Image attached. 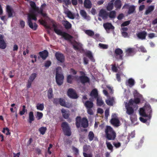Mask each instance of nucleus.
I'll use <instances>...</instances> for the list:
<instances>
[{"mask_svg":"<svg viewBox=\"0 0 157 157\" xmlns=\"http://www.w3.org/2000/svg\"><path fill=\"white\" fill-rule=\"evenodd\" d=\"M61 127L65 135L70 136L71 135V128L68 123L66 122H63L61 124Z\"/></svg>","mask_w":157,"mask_h":157,"instance_id":"obj_4","label":"nucleus"},{"mask_svg":"<svg viewBox=\"0 0 157 157\" xmlns=\"http://www.w3.org/2000/svg\"><path fill=\"white\" fill-rule=\"evenodd\" d=\"M35 120V117L33 112H30L29 113V119L28 122L30 123H32V122Z\"/></svg>","mask_w":157,"mask_h":157,"instance_id":"obj_37","label":"nucleus"},{"mask_svg":"<svg viewBox=\"0 0 157 157\" xmlns=\"http://www.w3.org/2000/svg\"><path fill=\"white\" fill-rule=\"evenodd\" d=\"M139 50L143 52H146L147 50L145 49V48L143 46H140L139 48Z\"/></svg>","mask_w":157,"mask_h":157,"instance_id":"obj_58","label":"nucleus"},{"mask_svg":"<svg viewBox=\"0 0 157 157\" xmlns=\"http://www.w3.org/2000/svg\"><path fill=\"white\" fill-rule=\"evenodd\" d=\"M40 56L43 60H45L48 56V53L47 50H45L39 53Z\"/></svg>","mask_w":157,"mask_h":157,"instance_id":"obj_21","label":"nucleus"},{"mask_svg":"<svg viewBox=\"0 0 157 157\" xmlns=\"http://www.w3.org/2000/svg\"><path fill=\"white\" fill-rule=\"evenodd\" d=\"M43 116V114L42 113L39 112H37L36 113V118L38 120L41 119Z\"/></svg>","mask_w":157,"mask_h":157,"instance_id":"obj_53","label":"nucleus"},{"mask_svg":"<svg viewBox=\"0 0 157 157\" xmlns=\"http://www.w3.org/2000/svg\"><path fill=\"white\" fill-rule=\"evenodd\" d=\"M85 33L90 36H92L94 35V31L90 30H86Z\"/></svg>","mask_w":157,"mask_h":157,"instance_id":"obj_45","label":"nucleus"},{"mask_svg":"<svg viewBox=\"0 0 157 157\" xmlns=\"http://www.w3.org/2000/svg\"><path fill=\"white\" fill-rule=\"evenodd\" d=\"M80 14L82 16L85 18H86L87 17L86 13L85 10H80Z\"/></svg>","mask_w":157,"mask_h":157,"instance_id":"obj_56","label":"nucleus"},{"mask_svg":"<svg viewBox=\"0 0 157 157\" xmlns=\"http://www.w3.org/2000/svg\"><path fill=\"white\" fill-rule=\"evenodd\" d=\"M140 101V98H134V99H130L128 103L129 104H131L132 105L133 104H139Z\"/></svg>","mask_w":157,"mask_h":157,"instance_id":"obj_28","label":"nucleus"},{"mask_svg":"<svg viewBox=\"0 0 157 157\" xmlns=\"http://www.w3.org/2000/svg\"><path fill=\"white\" fill-rule=\"evenodd\" d=\"M99 16L103 19H107L108 17V12L105 10L101 9L99 11Z\"/></svg>","mask_w":157,"mask_h":157,"instance_id":"obj_15","label":"nucleus"},{"mask_svg":"<svg viewBox=\"0 0 157 157\" xmlns=\"http://www.w3.org/2000/svg\"><path fill=\"white\" fill-rule=\"evenodd\" d=\"M72 150L74 151L75 153V154L76 155L78 154L79 153V151L78 149L75 147H72Z\"/></svg>","mask_w":157,"mask_h":157,"instance_id":"obj_64","label":"nucleus"},{"mask_svg":"<svg viewBox=\"0 0 157 157\" xmlns=\"http://www.w3.org/2000/svg\"><path fill=\"white\" fill-rule=\"evenodd\" d=\"M51 64V62L49 60L47 61L45 63L44 66L46 67H49Z\"/></svg>","mask_w":157,"mask_h":157,"instance_id":"obj_59","label":"nucleus"},{"mask_svg":"<svg viewBox=\"0 0 157 157\" xmlns=\"http://www.w3.org/2000/svg\"><path fill=\"white\" fill-rule=\"evenodd\" d=\"M98 45L100 48L103 49H106L108 48V45L106 44L99 43Z\"/></svg>","mask_w":157,"mask_h":157,"instance_id":"obj_55","label":"nucleus"},{"mask_svg":"<svg viewBox=\"0 0 157 157\" xmlns=\"http://www.w3.org/2000/svg\"><path fill=\"white\" fill-rule=\"evenodd\" d=\"M91 108H86L87 113L90 115H93L94 114L93 112L91 109Z\"/></svg>","mask_w":157,"mask_h":157,"instance_id":"obj_60","label":"nucleus"},{"mask_svg":"<svg viewBox=\"0 0 157 157\" xmlns=\"http://www.w3.org/2000/svg\"><path fill=\"white\" fill-rule=\"evenodd\" d=\"M83 154L84 157H92V155L90 153H86L83 152Z\"/></svg>","mask_w":157,"mask_h":157,"instance_id":"obj_63","label":"nucleus"},{"mask_svg":"<svg viewBox=\"0 0 157 157\" xmlns=\"http://www.w3.org/2000/svg\"><path fill=\"white\" fill-rule=\"evenodd\" d=\"M46 6L45 3H44L42 4L40 7V9L39 8V10L38 11V13L40 14L43 17H45L46 16L47 14L45 13H44L43 12L44 10V7H45Z\"/></svg>","mask_w":157,"mask_h":157,"instance_id":"obj_26","label":"nucleus"},{"mask_svg":"<svg viewBox=\"0 0 157 157\" xmlns=\"http://www.w3.org/2000/svg\"><path fill=\"white\" fill-rule=\"evenodd\" d=\"M106 138L109 140H113L116 136V133L113 128L109 126H107L105 129Z\"/></svg>","mask_w":157,"mask_h":157,"instance_id":"obj_2","label":"nucleus"},{"mask_svg":"<svg viewBox=\"0 0 157 157\" xmlns=\"http://www.w3.org/2000/svg\"><path fill=\"white\" fill-rule=\"evenodd\" d=\"M146 113L147 114L148 117L150 119L151 117L152 110L151 106L149 105H147L144 106Z\"/></svg>","mask_w":157,"mask_h":157,"instance_id":"obj_17","label":"nucleus"},{"mask_svg":"<svg viewBox=\"0 0 157 157\" xmlns=\"http://www.w3.org/2000/svg\"><path fill=\"white\" fill-rule=\"evenodd\" d=\"M64 13L67 15V17L69 18L73 19L75 18V16L68 9H66L64 10Z\"/></svg>","mask_w":157,"mask_h":157,"instance_id":"obj_27","label":"nucleus"},{"mask_svg":"<svg viewBox=\"0 0 157 157\" xmlns=\"http://www.w3.org/2000/svg\"><path fill=\"white\" fill-rule=\"evenodd\" d=\"M86 56H87L90 60L92 62H95V59H94L91 52L90 51L86 52L85 53Z\"/></svg>","mask_w":157,"mask_h":157,"instance_id":"obj_32","label":"nucleus"},{"mask_svg":"<svg viewBox=\"0 0 157 157\" xmlns=\"http://www.w3.org/2000/svg\"><path fill=\"white\" fill-rule=\"evenodd\" d=\"M81 122V117L80 116H77L75 119V125L78 128L80 127Z\"/></svg>","mask_w":157,"mask_h":157,"instance_id":"obj_30","label":"nucleus"},{"mask_svg":"<svg viewBox=\"0 0 157 157\" xmlns=\"http://www.w3.org/2000/svg\"><path fill=\"white\" fill-rule=\"evenodd\" d=\"M124 8L128 9V14H132L134 13L136 9V7L134 5L129 6V5L127 3H125L124 5L123 6L122 9Z\"/></svg>","mask_w":157,"mask_h":157,"instance_id":"obj_7","label":"nucleus"},{"mask_svg":"<svg viewBox=\"0 0 157 157\" xmlns=\"http://www.w3.org/2000/svg\"><path fill=\"white\" fill-rule=\"evenodd\" d=\"M36 108L37 109L42 111L44 108V105L43 103L40 104L38 103L36 106Z\"/></svg>","mask_w":157,"mask_h":157,"instance_id":"obj_48","label":"nucleus"},{"mask_svg":"<svg viewBox=\"0 0 157 157\" xmlns=\"http://www.w3.org/2000/svg\"><path fill=\"white\" fill-rule=\"evenodd\" d=\"M79 79L80 82L83 84L90 82V79L87 76L82 75L79 77Z\"/></svg>","mask_w":157,"mask_h":157,"instance_id":"obj_12","label":"nucleus"},{"mask_svg":"<svg viewBox=\"0 0 157 157\" xmlns=\"http://www.w3.org/2000/svg\"><path fill=\"white\" fill-rule=\"evenodd\" d=\"M62 24L66 30H69L72 27L71 24L67 20L62 21Z\"/></svg>","mask_w":157,"mask_h":157,"instance_id":"obj_18","label":"nucleus"},{"mask_svg":"<svg viewBox=\"0 0 157 157\" xmlns=\"http://www.w3.org/2000/svg\"><path fill=\"white\" fill-rule=\"evenodd\" d=\"M37 74L36 73H33L30 76L29 80L31 81V82H33V80L35 79L36 78V77Z\"/></svg>","mask_w":157,"mask_h":157,"instance_id":"obj_46","label":"nucleus"},{"mask_svg":"<svg viewBox=\"0 0 157 157\" xmlns=\"http://www.w3.org/2000/svg\"><path fill=\"white\" fill-rule=\"evenodd\" d=\"M67 94L68 96L72 98L76 99L78 97L75 90L72 88L68 89Z\"/></svg>","mask_w":157,"mask_h":157,"instance_id":"obj_9","label":"nucleus"},{"mask_svg":"<svg viewBox=\"0 0 157 157\" xmlns=\"http://www.w3.org/2000/svg\"><path fill=\"white\" fill-rule=\"evenodd\" d=\"M139 113L140 115L142 117H148L147 114L146 112L144 107L140 109Z\"/></svg>","mask_w":157,"mask_h":157,"instance_id":"obj_33","label":"nucleus"},{"mask_svg":"<svg viewBox=\"0 0 157 157\" xmlns=\"http://www.w3.org/2000/svg\"><path fill=\"white\" fill-rule=\"evenodd\" d=\"M94 137V135L92 131H90L88 134V138L90 141H91L93 140Z\"/></svg>","mask_w":157,"mask_h":157,"instance_id":"obj_43","label":"nucleus"},{"mask_svg":"<svg viewBox=\"0 0 157 157\" xmlns=\"http://www.w3.org/2000/svg\"><path fill=\"white\" fill-rule=\"evenodd\" d=\"M97 98V105L98 106H101L104 102L102 100V98L100 97H98Z\"/></svg>","mask_w":157,"mask_h":157,"instance_id":"obj_39","label":"nucleus"},{"mask_svg":"<svg viewBox=\"0 0 157 157\" xmlns=\"http://www.w3.org/2000/svg\"><path fill=\"white\" fill-rule=\"evenodd\" d=\"M131 105H132L131 104H129V103L125 105L126 113L128 115L133 114L134 113V109L133 107L131 106Z\"/></svg>","mask_w":157,"mask_h":157,"instance_id":"obj_11","label":"nucleus"},{"mask_svg":"<svg viewBox=\"0 0 157 157\" xmlns=\"http://www.w3.org/2000/svg\"><path fill=\"white\" fill-rule=\"evenodd\" d=\"M61 67H59L57 68L56 75V82L57 84L59 86H60L63 84L64 79V76L63 75L59 74L58 71V69H61Z\"/></svg>","mask_w":157,"mask_h":157,"instance_id":"obj_5","label":"nucleus"},{"mask_svg":"<svg viewBox=\"0 0 157 157\" xmlns=\"http://www.w3.org/2000/svg\"><path fill=\"white\" fill-rule=\"evenodd\" d=\"M147 35V33L144 31H142L136 34V36L138 38L142 40L145 39Z\"/></svg>","mask_w":157,"mask_h":157,"instance_id":"obj_16","label":"nucleus"},{"mask_svg":"<svg viewBox=\"0 0 157 157\" xmlns=\"http://www.w3.org/2000/svg\"><path fill=\"white\" fill-rule=\"evenodd\" d=\"M55 56L58 61L61 63H63L64 62L65 56L63 54L57 52L56 53Z\"/></svg>","mask_w":157,"mask_h":157,"instance_id":"obj_10","label":"nucleus"},{"mask_svg":"<svg viewBox=\"0 0 157 157\" xmlns=\"http://www.w3.org/2000/svg\"><path fill=\"white\" fill-rule=\"evenodd\" d=\"M122 5V2L120 0H115L114 1V6L116 10H120L121 7Z\"/></svg>","mask_w":157,"mask_h":157,"instance_id":"obj_20","label":"nucleus"},{"mask_svg":"<svg viewBox=\"0 0 157 157\" xmlns=\"http://www.w3.org/2000/svg\"><path fill=\"white\" fill-rule=\"evenodd\" d=\"M130 22V21H128L124 22L121 25V27H124L128 25Z\"/></svg>","mask_w":157,"mask_h":157,"instance_id":"obj_57","label":"nucleus"},{"mask_svg":"<svg viewBox=\"0 0 157 157\" xmlns=\"http://www.w3.org/2000/svg\"><path fill=\"white\" fill-rule=\"evenodd\" d=\"M135 81L132 78H130L126 82V84L130 86H132L135 84Z\"/></svg>","mask_w":157,"mask_h":157,"instance_id":"obj_36","label":"nucleus"},{"mask_svg":"<svg viewBox=\"0 0 157 157\" xmlns=\"http://www.w3.org/2000/svg\"><path fill=\"white\" fill-rule=\"evenodd\" d=\"M84 5L86 8L90 9L92 7V3L90 0H85Z\"/></svg>","mask_w":157,"mask_h":157,"instance_id":"obj_31","label":"nucleus"},{"mask_svg":"<svg viewBox=\"0 0 157 157\" xmlns=\"http://www.w3.org/2000/svg\"><path fill=\"white\" fill-rule=\"evenodd\" d=\"M106 144L108 149L111 150V151H113V147L112 145L109 142H106Z\"/></svg>","mask_w":157,"mask_h":157,"instance_id":"obj_51","label":"nucleus"},{"mask_svg":"<svg viewBox=\"0 0 157 157\" xmlns=\"http://www.w3.org/2000/svg\"><path fill=\"white\" fill-rule=\"evenodd\" d=\"M130 116V119L132 123L134 122L137 120V116L134 113L133 114L129 115Z\"/></svg>","mask_w":157,"mask_h":157,"instance_id":"obj_41","label":"nucleus"},{"mask_svg":"<svg viewBox=\"0 0 157 157\" xmlns=\"http://www.w3.org/2000/svg\"><path fill=\"white\" fill-rule=\"evenodd\" d=\"M114 56L117 59L122 60L123 59V51L121 49L117 48L115 49Z\"/></svg>","mask_w":157,"mask_h":157,"instance_id":"obj_6","label":"nucleus"},{"mask_svg":"<svg viewBox=\"0 0 157 157\" xmlns=\"http://www.w3.org/2000/svg\"><path fill=\"white\" fill-rule=\"evenodd\" d=\"M60 105L62 106H66L65 100L62 98H59V103Z\"/></svg>","mask_w":157,"mask_h":157,"instance_id":"obj_49","label":"nucleus"},{"mask_svg":"<svg viewBox=\"0 0 157 157\" xmlns=\"http://www.w3.org/2000/svg\"><path fill=\"white\" fill-rule=\"evenodd\" d=\"M84 105L86 108H92L94 106L93 103L92 101L87 100L84 102L83 101Z\"/></svg>","mask_w":157,"mask_h":157,"instance_id":"obj_25","label":"nucleus"},{"mask_svg":"<svg viewBox=\"0 0 157 157\" xmlns=\"http://www.w3.org/2000/svg\"><path fill=\"white\" fill-rule=\"evenodd\" d=\"M26 107L25 105L22 106V110L20 111L19 113L21 115H22L24 114L27 111V110L25 109Z\"/></svg>","mask_w":157,"mask_h":157,"instance_id":"obj_54","label":"nucleus"},{"mask_svg":"<svg viewBox=\"0 0 157 157\" xmlns=\"http://www.w3.org/2000/svg\"><path fill=\"white\" fill-rule=\"evenodd\" d=\"M72 76L71 75H69L67 77V82L68 83L71 84L72 83L73 78H72Z\"/></svg>","mask_w":157,"mask_h":157,"instance_id":"obj_50","label":"nucleus"},{"mask_svg":"<svg viewBox=\"0 0 157 157\" xmlns=\"http://www.w3.org/2000/svg\"><path fill=\"white\" fill-rule=\"evenodd\" d=\"M90 95L95 98H97L98 97V90L96 89L93 90L90 92Z\"/></svg>","mask_w":157,"mask_h":157,"instance_id":"obj_34","label":"nucleus"},{"mask_svg":"<svg viewBox=\"0 0 157 157\" xmlns=\"http://www.w3.org/2000/svg\"><path fill=\"white\" fill-rule=\"evenodd\" d=\"M47 130V128L46 127H42L39 128V131L41 134L44 135Z\"/></svg>","mask_w":157,"mask_h":157,"instance_id":"obj_47","label":"nucleus"},{"mask_svg":"<svg viewBox=\"0 0 157 157\" xmlns=\"http://www.w3.org/2000/svg\"><path fill=\"white\" fill-rule=\"evenodd\" d=\"M52 90V88H49L48 91V99H51L53 96Z\"/></svg>","mask_w":157,"mask_h":157,"instance_id":"obj_42","label":"nucleus"},{"mask_svg":"<svg viewBox=\"0 0 157 157\" xmlns=\"http://www.w3.org/2000/svg\"><path fill=\"white\" fill-rule=\"evenodd\" d=\"M2 132L6 135H9L10 134L9 129L7 128H3Z\"/></svg>","mask_w":157,"mask_h":157,"instance_id":"obj_52","label":"nucleus"},{"mask_svg":"<svg viewBox=\"0 0 157 157\" xmlns=\"http://www.w3.org/2000/svg\"><path fill=\"white\" fill-rule=\"evenodd\" d=\"M115 0H111L108 4L106 7L108 11H110L112 10L114 7V2Z\"/></svg>","mask_w":157,"mask_h":157,"instance_id":"obj_29","label":"nucleus"},{"mask_svg":"<svg viewBox=\"0 0 157 157\" xmlns=\"http://www.w3.org/2000/svg\"><path fill=\"white\" fill-rule=\"evenodd\" d=\"M114 100L113 98H109L105 100V102L106 104L109 106H113V105Z\"/></svg>","mask_w":157,"mask_h":157,"instance_id":"obj_38","label":"nucleus"},{"mask_svg":"<svg viewBox=\"0 0 157 157\" xmlns=\"http://www.w3.org/2000/svg\"><path fill=\"white\" fill-rule=\"evenodd\" d=\"M3 35L0 34V48L5 49L6 47V44L4 40Z\"/></svg>","mask_w":157,"mask_h":157,"instance_id":"obj_14","label":"nucleus"},{"mask_svg":"<svg viewBox=\"0 0 157 157\" xmlns=\"http://www.w3.org/2000/svg\"><path fill=\"white\" fill-rule=\"evenodd\" d=\"M61 111L62 113L63 116L64 118L67 119L69 118L70 115V112L69 111H67L64 109H62Z\"/></svg>","mask_w":157,"mask_h":157,"instance_id":"obj_24","label":"nucleus"},{"mask_svg":"<svg viewBox=\"0 0 157 157\" xmlns=\"http://www.w3.org/2000/svg\"><path fill=\"white\" fill-rule=\"evenodd\" d=\"M115 116V114H112V118L110 120V123L114 126L117 127L120 125V121L118 119L114 117Z\"/></svg>","mask_w":157,"mask_h":157,"instance_id":"obj_8","label":"nucleus"},{"mask_svg":"<svg viewBox=\"0 0 157 157\" xmlns=\"http://www.w3.org/2000/svg\"><path fill=\"white\" fill-rule=\"evenodd\" d=\"M125 52L127 56H132L135 54V48H128L126 50Z\"/></svg>","mask_w":157,"mask_h":157,"instance_id":"obj_19","label":"nucleus"},{"mask_svg":"<svg viewBox=\"0 0 157 157\" xmlns=\"http://www.w3.org/2000/svg\"><path fill=\"white\" fill-rule=\"evenodd\" d=\"M113 144L117 148L121 146V143L119 142L117 143L113 142Z\"/></svg>","mask_w":157,"mask_h":157,"instance_id":"obj_61","label":"nucleus"},{"mask_svg":"<svg viewBox=\"0 0 157 157\" xmlns=\"http://www.w3.org/2000/svg\"><path fill=\"white\" fill-rule=\"evenodd\" d=\"M53 103L55 105L58 104L59 103V98H55L54 99Z\"/></svg>","mask_w":157,"mask_h":157,"instance_id":"obj_62","label":"nucleus"},{"mask_svg":"<svg viewBox=\"0 0 157 157\" xmlns=\"http://www.w3.org/2000/svg\"><path fill=\"white\" fill-rule=\"evenodd\" d=\"M108 16L111 19H114L116 15V12L115 10L110 11L109 13H108Z\"/></svg>","mask_w":157,"mask_h":157,"instance_id":"obj_35","label":"nucleus"},{"mask_svg":"<svg viewBox=\"0 0 157 157\" xmlns=\"http://www.w3.org/2000/svg\"><path fill=\"white\" fill-rule=\"evenodd\" d=\"M112 66V70L113 71L117 72L118 71V68H119V67L118 65H116L115 63L111 65Z\"/></svg>","mask_w":157,"mask_h":157,"instance_id":"obj_40","label":"nucleus"},{"mask_svg":"<svg viewBox=\"0 0 157 157\" xmlns=\"http://www.w3.org/2000/svg\"><path fill=\"white\" fill-rule=\"evenodd\" d=\"M103 27L107 31L110 29L113 30L114 29V27L110 23H106L103 24Z\"/></svg>","mask_w":157,"mask_h":157,"instance_id":"obj_23","label":"nucleus"},{"mask_svg":"<svg viewBox=\"0 0 157 157\" xmlns=\"http://www.w3.org/2000/svg\"><path fill=\"white\" fill-rule=\"evenodd\" d=\"M154 9V6H150L148 7L147 10H146L145 14L146 15L148 14L149 13L152 11Z\"/></svg>","mask_w":157,"mask_h":157,"instance_id":"obj_44","label":"nucleus"},{"mask_svg":"<svg viewBox=\"0 0 157 157\" xmlns=\"http://www.w3.org/2000/svg\"><path fill=\"white\" fill-rule=\"evenodd\" d=\"M82 127L84 128H87L88 126V121L86 117H83L82 119L81 124Z\"/></svg>","mask_w":157,"mask_h":157,"instance_id":"obj_22","label":"nucleus"},{"mask_svg":"<svg viewBox=\"0 0 157 157\" xmlns=\"http://www.w3.org/2000/svg\"><path fill=\"white\" fill-rule=\"evenodd\" d=\"M6 11L7 13L8 17H13V14L14 12L13 9L9 5H7L6 7Z\"/></svg>","mask_w":157,"mask_h":157,"instance_id":"obj_13","label":"nucleus"},{"mask_svg":"<svg viewBox=\"0 0 157 157\" xmlns=\"http://www.w3.org/2000/svg\"><path fill=\"white\" fill-rule=\"evenodd\" d=\"M54 31L57 34L61 36L65 40L69 41L72 44H73L71 40L73 38V37L69 34L58 29H54Z\"/></svg>","mask_w":157,"mask_h":157,"instance_id":"obj_3","label":"nucleus"},{"mask_svg":"<svg viewBox=\"0 0 157 157\" xmlns=\"http://www.w3.org/2000/svg\"><path fill=\"white\" fill-rule=\"evenodd\" d=\"M30 5L32 8V10L30 11V13L28 15V23L29 27L34 30H36L37 29L38 25L36 23L33 24L32 21V20H33L35 21L37 20V15L35 13V12L38 13L39 8L36 6V3L34 2L31 1L29 2Z\"/></svg>","mask_w":157,"mask_h":157,"instance_id":"obj_1","label":"nucleus"}]
</instances>
